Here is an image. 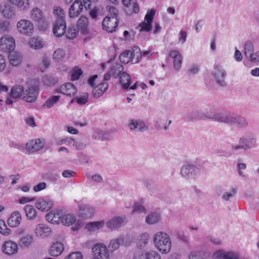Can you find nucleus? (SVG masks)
<instances>
[{"mask_svg": "<svg viewBox=\"0 0 259 259\" xmlns=\"http://www.w3.org/2000/svg\"><path fill=\"white\" fill-rule=\"evenodd\" d=\"M256 146V136L254 134L248 132L240 137L238 144H232L231 145V149L233 151H236L240 149L247 151L254 148Z\"/></svg>", "mask_w": 259, "mask_h": 259, "instance_id": "nucleus-1", "label": "nucleus"}, {"mask_svg": "<svg viewBox=\"0 0 259 259\" xmlns=\"http://www.w3.org/2000/svg\"><path fill=\"white\" fill-rule=\"evenodd\" d=\"M24 88L21 85L16 84L13 85L9 93L8 96L6 100V103L7 105L12 104L21 97H23Z\"/></svg>", "mask_w": 259, "mask_h": 259, "instance_id": "nucleus-2", "label": "nucleus"}, {"mask_svg": "<svg viewBox=\"0 0 259 259\" xmlns=\"http://www.w3.org/2000/svg\"><path fill=\"white\" fill-rule=\"evenodd\" d=\"M92 249L93 259H110L109 249L105 244H95Z\"/></svg>", "mask_w": 259, "mask_h": 259, "instance_id": "nucleus-3", "label": "nucleus"}, {"mask_svg": "<svg viewBox=\"0 0 259 259\" xmlns=\"http://www.w3.org/2000/svg\"><path fill=\"white\" fill-rule=\"evenodd\" d=\"M199 174V169L193 164H185L181 169V175L186 179H195Z\"/></svg>", "mask_w": 259, "mask_h": 259, "instance_id": "nucleus-4", "label": "nucleus"}, {"mask_svg": "<svg viewBox=\"0 0 259 259\" xmlns=\"http://www.w3.org/2000/svg\"><path fill=\"white\" fill-rule=\"evenodd\" d=\"M139 49L136 47L133 49L134 55L132 52L128 50L124 51L119 56V60L120 62L123 64H127L130 61H133L135 56L137 57V60L135 63L137 62L139 60V58H141L142 53L139 52Z\"/></svg>", "mask_w": 259, "mask_h": 259, "instance_id": "nucleus-5", "label": "nucleus"}, {"mask_svg": "<svg viewBox=\"0 0 259 259\" xmlns=\"http://www.w3.org/2000/svg\"><path fill=\"white\" fill-rule=\"evenodd\" d=\"M128 127L131 131L143 133L149 130L148 126L141 119L132 118L128 121Z\"/></svg>", "mask_w": 259, "mask_h": 259, "instance_id": "nucleus-6", "label": "nucleus"}, {"mask_svg": "<svg viewBox=\"0 0 259 259\" xmlns=\"http://www.w3.org/2000/svg\"><path fill=\"white\" fill-rule=\"evenodd\" d=\"M17 27L18 31L24 35L30 36L33 33V25L28 20H20L17 23Z\"/></svg>", "mask_w": 259, "mask_h": 259, "instance_id": "nucleus-7", "label": "nucleus"}, {"mask_svg": "<svg viewBox=\"0 0 259 259\" xmlns=\"http://www.w3.org/2000/svg\"><path fill=\"white\" fill-rule=\"evenodd\" d=\"M38 90V87L35 85L29 87L25 91L24 90L22 99L28 103L34 102L37 99Z\"/></svg>", "mask_w": 259, "mask_h": 259, "instance_id": "nucleus-8", "label": "nucleus"}, {"mask_svg": "<svg viewBox=\"0 0 259 259\" xmlns=\"http://www.w3.org/2000/svg\"><path fill=\"white\" fill-rule=\"evenodd\" d=\"M15 47V40L10 36H5L0 38V50L3 52H11Z\"/></svg>", "mask_w": 259, "mask_h": 259, "instance_id": "nucleus-9", "label": "nucleus"}, {"mask_svg": "<svg viewBox=\"0 0 259 259\" xmlns=\"http://www.w3.org/2000/svg\"><path fill=\"white\" fill-rule=\"evenodd\" d=\"M212 74L215 78L218 85L221 87L226 85V82L225 81L226 72L222 67L219 66H215L212 72Z\"/></svg>", "mask_w": 259, "mask_h": 259, "instance_id": "nucleus-10", "label": "nucleus"}, {"mask_svg": "<svg viewBox=\"0 0 259 259\" xmlns=\"http://www.w3.org/2000/svg\"><path fill=\"white\" fill-rule=\"evenodd\" d=\"M83 10V5L80 0H75L70 6L68 13L71 18H76L79 16Z\"/></svg>", "mask_w": 259, "mask_h": 259, "instance_id": "nucleus-11", "label": "nucleus"}, {"mask_svg": "<svg viewBox=\"0 0 259 259\" xmlns=\"http://www.w3.org/2000/svg\"><path fill=\"white\" fill-rule=\"evenodd\" d=\"M118 26L117 18L107 16L102 21V27L104 30L108 32H112L115 31V28Z\"/></svg>", "mask_w": 259, "mask_h": 259, "instance_id": "nucleus-12", "label": "nucleus"}, {"mask_svg": "<svg viewBox=\"0 0 259 259\" xmlns=\"http://www.w3.org/2000/svg\"><path fill=\"white\" fill-rule=\"evenodd\" d=\"M213 259H240L239 254L234 251H225L219 250L213 253Z\"/></svg>", "mask_w": 259, "mask_h": 259, "instance_id": "nucleus-13", "label": "nucleus"}, {"mask_svg": "<svg viewBox=\"0 0 259 259\" xmlns=\"http://www.w3.org/2000/svg\"><path fill=\"white\" fill-rule=\"evenodd\" d=\"M57 91L66 96L72 97L76 94L77 90L73 83L68 82L62 84Z\"/></svg>", "mask_w": 259, "mask_h": 259, "instance_id": "nucleus-14", "label": "nucleus"}, {"mask_svg": "<svg viewBox=\"0 0 259 259\" xmlns=\"http://www.w3.org/2000/svg\"><path fill=\"white\" fill-rule=\"evenodd\" d=\"M66 28L65 20L56 19L53 27V33L56 37H60L65 33Z\"/></svg>", "mask_w": 259, "mask_h": 259, "instance_id": "nucleus-15", "label": "nucleus"}, {"mask_svg": "<svg viewBox=\"0 0 259 259\" xmlns=\"http://www.w3.org/2000/svg\"><path fill=\"white\" fill-rule=\"evenodd\" d=\"M44 144V140L40 139L31 140L26 144V149L29 152L34 153L40 150Z\"/></svg>", "mask_w": 259, "mask_h": 259, "instance_id": "nucleus-16", "label": "nucleus"}, {"mask_svg": "<svg viewBox=\"0 0 259 259\" xmlns=\"http://www.w3.org/2000/svg\"><path fill=\"white\" fill-rule=\"evenodd\" d=\"M78 215L83 219H90L95 213V209L89 205H81L78 209Z\"/></svg>", "mask_w": 259, "mask_h": 259, "instance_id": "nucleus-17", "label": "nucleus"}, {"mask_svg": "<svg viewBox=\"0 0 259 259\" xmlns=\"http://www.w3.org/2000/svg\"><path fill=\"white\" fill-rule=\"evenodd\" d=\"M125 222V218L123 217H116L113 218L106 223L107 227L113 230L121 227L122 225Z\"/></svg>", "mask_w": 259, "mask_h": 259, "instance_id": "nucleus-18", "label": "nucleus"}, {"mask_svg": "<svg viewBox=\"0 0 259 259\" xmlns=\"http://www.w3.org/2000/svg\"><path fill=\"white\" fill-rule=\"evenodd\" d=\"M35 234L41 238H45L49 236L52 232L51 229L46 225L43 224H38L34 230Z\"/></svg>", "mask_w": 259, "mask_h": 259, "instance_id": "nucleus-19", "label": "nucleus"}, {"mask_svg": "<svg viewBox=\"0 0 259 259\" xmlns=\"http://www.w3.org/2000/svg\"><path fill=\"white\" fill-rule=\"evenodd\" d=\"M232 115L226 113H217L209 117L214 121L229 125L231 124Z\"/></svg>", "mask_w": 259, "mask_h": 259, "instance_id": "nucleus-20", "label": "nucleus"}, {"mask_svg": "<svg viewBox=\"0 0 259 259\" xmlns=\"http://www.w3.org/2000/svg\"><path fill=\"white\" fill-rule=\"evenodd\" d=\"M169 56L173 58V65L175 70H179L182 65V57L180 53L177 50H171L169 53Z\"/></svg>", "mask_w": 259, "mask_h": 259, "instance_id": "nucleus-21", "label": "nucleus"}, {"mask_svg": "<svg viewBox=\"0 0 259 259\" xmlns=\"http://www.w3.org/2000/svg\"><path fill=\"white\" fill-rule=\"evenodd\" d=\"M154 243H171L169 235L163 231L157 232L153 236Z\"/></svg>", "mask_w": 259, "mask_h": 259, "instance_id": "nucleus-22", "label": "nucleus"}, {"mask_svg": "<svg viewBox=\"0 0 259 259\" xmlns=\"http://www.w3.org/2000/svg\"><path fill=\"white\" fill-rule=\"evenodd\" d=\"M108 88V83L105 82H103L94 87L92 91L93 97L95 98H99L106 91Z\"/></svg>", "mask_w": 259, "mask_h": 259, "instance_id": "nucleus-23", "label": "nucleus"}, {"mask_svg": "<svg viewBox=\"0 0 259 259\" xmlns=\"http://www.w3.org/2000/svg\"><path fill=\"white\" fill-rule=\"evenodd\" d=\"M22 217L18 211L13 212L8 220V224L11 227H17L21 223Z\"/></svg>", "mask_w": 259, "mask_h": 259, "instance_id": "nucleus-24", "label": "nucleus"}, {"mask_svg": "<svg viewBox=\"0 0 259 259\" xmlns=\"http://www.w3.org/2000/svg\"><path fill=\"white\" fill-rule=\"evenodd\" d=\"M231 125H235L240 128H245L248 126V122L243 117L232 115Z\"/></svg>", "mask_w": 259, "mask_h": 259, "instance_id": "nucleus-25", "label": "nucleus"}, {"mask_svg": "<svg viewBox=\"0 0 259 259\" xmlns=\"http://www.w3.org/2000/svg\"><path fill=\"white\" fill-rule=\"evenodd\" d=\"M62 213L58 211H52L46 215V220L52 223L58 224L61 221Z\"/></svg>", "mask_w": 259, "mask_h": 259, "instance_id": "nucleus-26", "label": "nucleus"}, {"mask_svg": "<svg viewBox=\"0 0 259 259\" xmlns=\"http://www.w3.org/2000/svg\"><path fill=\"white\" fill-rule=\"evenodd\" d=\"M77 27L84 34L89 32V21L88 18L85 16H81L77 20Z\"/></svg>", "mask_w": 259, "mask_h": 259, "instance_id": "nucleus-27", "label": "nucleus"}, {"mask_svg": "<svg viewBox=\"0 0 259 259\" xmlns=\"http://www.w3.org/2000/svg\"><path fill=\"white\" fill-rule=\"evenodd\" d=\"M105 225L104 221L90 222L86 224L85 229L90 232H96L102 229Z\"/></svg>", "mask_w": 259, "mask_h": 259, "instance_id": "nucleus-28", "label": "nucleus"}, {"mask_svg": "<svg viewBox=\"0 0 259 259\" xmlns=\"http://www.w3.org/2000/svg\"><path fill=\"white\" fill-rule=\"evenodd\" d=\"M9 57L10 63L14 66L19 65L22 60L21 54L16 51L11 52Z\"/></svg>", "mask_w": 259, "mask_h": 259, "instance_id": "nucleus-29", "label": "nucleus"}, {"mask_svg": "<svg viewBox=\"0 0 259 259\" xmlns=\"http://www.w3.org/2000/svg\"><path fill=\"white\" fill-rule=\"evenodd\" d=\"M186 118L189 121H194L202 119L203 115L199 110L193 109L187 113Z\"/></svg>", "mask_w": 259, "mask_h": 259, "instance_id": "nucleus-30", "label": "nucleus"}, {"mask_svg": "<svg viewBox=\"0 0 259 259\" xmlns=\"http://www.w3.org/2000/svg\"><path fill=\"white\" fill-rule=\"evenodd\" d=\"M64 249L63 244H52L49 249L50 254L53 256H58Z\"/></svg>", "mask_w": 259, "mask_h": 259, "instance_id": "nucleus-31", "label": "nucleus"}, {"mask_svg": "<svg viewBox=\"0 0 259 259\" xmlns=\"http://www.w3.org/2000/svg\"><path fill=\"white\" fill-rule=\"evenodd\" d=\"M52 204L51 201H48L42 199L37 200L35 203V206L42 211H47L52 207Z\"/></svg>", "mask_w": 259, "mask_h": 259, "instance_id": "nucleus-32", "label": "nucleus"}, {"mask_svg": "<svg viewBox=\"0 0 259 259\" xmlns=\"http://www.w3.org/2000/svg\"><path fill=\"white\" fill-rule=\"evenodd\" d=\"M161 219L160 214L156 212H151L145 218V222L148 225H154L158 223Z\"/></svg>", "mask_w": 259, "mask_h": 259, "instance_id": "nucleus-33", "label": "nucleus"}, {"mask_svg": "<svg viewBox=\"0 0 259 259\" xmlns=\"http://www.w3.org/2000/svg\"><path fill=\"white\" fill-rule=\"evenodd\" d=\"M2 249L6 254L12 255L17 252L18 248L17 244H3Z\"/></svg>", "mask_w": 259, "mask_h": 259, "instance_id": "nucleus-34", "label": "nucleus"}, {"mask_svg": "<svg viewBox=\"0 0 259 259\" xmlns=\"http://www.w3.org/2000/svg\"><path fill=\"white\" fill-rule=\"evenodd\" d=\"M120 82L124 89L129 88L131 84V76L126 72H122L120 75Z\"/></svg>", "mask_w": 259, "mask_h": 259, "instance_id": "nucleus-35", "label": "nucleus"}, {"mask_svg": "<svg viewBox=\"0 0 259 259\" xmlns=\"http://www.w3.org/2000/svg\"><path fill=\"white\" fill-rule=\"evenodd\" d=\"M24 210L28 220H33L36 218V211L33 206L26 205L24 207Z\"/></svg>", "mask_w": 259, "mask_h": 259, "instance_id": "nucleus-36", "label": "nucleus"}, {"mask_svg": "<svg viewBox=\"0 0 259 259\" xmlns=\"http://www.w3.org/2000/svg\"><path fill=\"white\" fill-rule=\"evenodd\" d=\"M76 221V217L73 214L68 213L62 214L61 222L64 225L70 226L75 223Z\"/></svg>", "mask_w": 259, "mask_h": 259, "instance_id": "nucleus-37", "label": "nucleus"}, {"mask_svg": "<svg viewBox=\"0 0 259 259\" xmlns=\"http://www.w3.org/2000/svg\"><path fill=\"white\" fill-rule=\"evenodd\" d=\"M133 241V237L129 234L121 235L111 240L110 243H130Z\"/></svg>", "mask_w": 259, "mask_h": 259, "instance_id": "nucleus-38", "label": "nucleus"}, {"mask_svg": "<svg viewBox=\"0 0 259 259\" xmlns=\"http://www.w3.org/2000/svg\"><path fill=\"white\" fill-rule=\"evenodd\" d=\"M31 17L35 21L39 23H43V15L41 10L37 8L31 10Z\"/></svg>", "mask_w": 259, "mask_h": 259, "instance_id": "nucleus-39", "label": "nucleus"}, {"mask_svg": "<svg viewBox=\"0 0 259 259\" xmlns=\"http://www.w3.org/2000/svg\"><path fill=\"white\" fill-rule=\"evenodd\" d=\"M60 98L58 95L53 96L44 103L42 107L48 109L52 108L59 101Z\"/></svg>", "mask_w": 259, "mask_h": 259, "instance_id": "nucleus-40", "label": "nucleus"}, {"mask_svg": "<svg viewBox=\"0 0 259 259\" xmlns=\"http://www.w3.org/2000/svg\"><path fill=\"white\" fill-rule=\"evenodd\" d=\"M123 70V66L119 64L112 65L111 67L110 72L114 78H117L121 75Z\"/></svg>", "mask_w": 259, "mask_h": 259, "instance_id": "nucleus-41", "label": "nucleus"}, {"mask_svg": "<svg viewBox=\"0 0 259 259\" xmlns=\"http://www.w3.org/2000/svg\"><path fill=\"white\" fill-rule=\"evenodd\" d=\"M29 44L30 47L35 50L41 49L44 46V41L37 38H32L31 39Z\"/></svg>", "mask_w": 259, "mask_h": 259, "instance_id": "nucleus-42", "label": "nucleus"}, {"mask_svg": "<svg viewBox=\"0 0 259 259\" xmlns=\"http://www.w3.org/2000/svg\"><path fill=\"white\" fill-rule=\"evenodd\" d=\"M145 259H161L160 254L156 251L150 250L142 254Z\"/></svg>", "mask_w": 259, "mask_h": 259, "instance_id": "nucleus-43", "label": "nucleus"}, {"mask_svg": "<svg viewBox=\"0 0 259 259\" xmlns=\"http://www.w3.org/2000/svg\"><path fill=\"white\" fill-rule=\"evenodd\" d=\"M65 56V51L62 49H58L54 52L53 58L55 61L58 62L62 60Z\"/></svg>", "mask_w": 259, "mask_h": 259, "instance_id": "nucleus-44", "label": "nucleus"}, {"mask_svg": "<svg viewBox=\"0 0 259 259\" xmlns=\"http://www.w3.org/2000/svg\"><path fill=\"white\" fill-rule=\"evenodd\" d=\"M253 53V47L252 44L250 41H247L244 45V55L246 58L252 57Z\"/></svg>", "mask_w": 259, "mask_h": 259, "instance_id": "nucleus-45", "label": "nucleus"}, {"mask_svg": "<svg viewBox=\"0 0 259 259\" xmlns=\"http://www.w3.org/2000/svg\"><path fill=\"white\" fill-rule=\"evenodd\" d=\"M156 247L162 254H166L170 250L171 244H156Z\"/></svg>", "mask_w": 259, "mask_h": 259, "instance_id": "nucleus-46", "label": "nucleus"}, {"mask_svg": "<svg viewBox=\"0 0 259 259\" xmlns=\"http://www.w3.org/2000/svg\"><path fill=\"white\" fill-rule=\"evenodd\" d=\"M54 14L56 16V19H63L65 20V14L64 10L59 7H56L54 9Z\"/></svg>", "mask_w": 259, "mask_h": 259, "instance_id": "nucleus-47", "label": "nucleus"}, {"mask_svg": "<svg viewBox=\"0 0 259 259\" xmlns=\"http://www.w3.org/2000/svg\"><path fill=\"white\" fill-rule=\"evenodd\" d=\"M237 193V189L232 188L228 192H225L222 196V198L225 201H229L230 199L235 196Z\"/></svg>", "mask_w": 259, "mask_h": 259, "instance_id": "nucleus-48", "label": "nucleus"}, {"mask_svg": "<svg viewBox=\"0 0 259 259\" xmlns=\"http://www.w3.org/2000/svg\"><path fill=\"white\" fill-rule=\"evenodd\" d=\"M11 230L8 228L6 225L5 222L1 220H0V233L4 235H8L11 234Z\"/></svg>", "mask_w": 259, "mask_h": 259, "instance_id": "nucleus-49", "label": "nucleus"}, {"mask_svg": "<svg viewBox=\"0 0 259 259\" xmlns=\"http://www.w3.org/2000/svg\"><path fill=\"white\" fill-rule=\"evenodd\" d=\"M88 94L87 93H83L80 97H76L73 100H75L76 102L80 105L85 104L88 100Z\"/></svg>", "mask_w": 259, "mask_h": 259, "instance_id": "nucleus-50", "label": "nucleus"}, {"mask_svg": "<svg viewBox=\"0 0 259 259\" xmlns=\"http://www.w3.org/2000/svg\"><path fill=\"white\" fill-rule=\"evenodd\" d=\"M16 5L21 10H27L29 7V0H19Z\"/></svg>", "mask_w": 259, "mask_h": 259, "instance_id": "nucleus-51", "label": "nucleus"}, {"mask_svg": "<svg viewBox=\"0 0 259 259\" xmlns=\"http://www.w3.org/2000/svg\"><path fill=\"white\" fill-rule=\"evenodd\" d=\"M139 27L140 28V31L148 32L151 30V23L144 21L139 25Z\"/></svg>", "mask_w": 259, "mask_h": 259, "instance_id": "nucleus-52", "label": "nucleus"}, {"mask_svg": "<svg viewBox=\"0 0 259 259\" xmlns=\"http://www.w3.org/2000/svg\"><path fill=\"white\" fill-rule=\"evenodd\" d=\"M10 22L8 20H0V33L4 32L9 30Z\"/></svg>", "mask_w": 259, "mask_h": 259, "instance_id": "nucleus-53", "label": "nucleus"}, {"mask_svg": "<svg viewBox=\"0 0 259 259\" xmlns=\"http://www.w3.org/2000/svg\"><path fill=\"white\" fill-rule=\"evenodd\" d=\"M149 239L150 236L147 233H141L137 237V241L141 243H147Z\"/></svg>", "mask_w": 259, "mask_h": 259, "instance_id": "nucleus-54", "label": "nucleus"}, {"mask_svg": "<svg viewBox=\"0 0 259 259\" xmlns=\"http://www.w3.org/2000/svg\"><path fill=\"white\" fill-rule=\"evenodd\" d=\"M78 34V30L75 28L69 29L67 32V37L70 39H73L76 37Z\"/></svg>", "mask_w": 259, "mask_h": 259, "instance_id": "nucleus-55", "label": "nucleus"}, {"mask_svg": "<svg viewBox=\"0 0 259 259\" xmlns=\"http://www.w3.org/2000/svg\"><path fill=\"white\" fill-rule=\"evenodd\" d=\"M65 259H83V255L79 251L73 252L67 255Z\"/></svg>", "mask_w": 259, "mask_h": 259, "instance_id": "nucleus-56", "label": "nucleus"}, {"mask_svg": "<svg viewBox=\"0 0 259 259\" xmlns=\"http://www.w3.org/2000/svg\"><path fill=\"white\" fill-rule=\"evenodd\" d=\"M81 74L82 70L81 69L77 68L74 69L71 74V79L72 80L78 79Z\"/></svg>", "mask_w": 259, "mask_h": 259, "instance_id": "nucleus-57", "label": "nucleus"}, {"mask_svg": "<svg viewBox=\"0 0 259 259\" xmlns=\"http://www.w3.org/2000/svg\"><path fill=\"white\" fill-rule=\"evenodd\" d=\"M155 14V10L153 9H151V10L146 14L145 17V20L147 22L152 23Z\"/></svg>", "mask_w": 259, "mask_h": 259, "instance_id": "nucleus-58", "label": "nucleus"}, {"mask_svg": "<svg viewBox=\"0 0 259 259\" xmlns=\"http://www.w3.org/2000/svg\"><path fill=\"white\" fill-rule=\"evenodd\" d=\"M33 241V235L26 234L20 239V243H31Z\"/></svg>", "mask_w": 259, "mask_h": 259, "instance_id": "nucleus-59", "label": "nucleus"}, {"mask_svg": "<svg viewBox=\"0 0 259 259\" xmlns=\"http://www.w3.org/2000/svg\"><path fill=\"white\" fill-rule=\"evenodd\" d=\"M108 11L111 15V18L114 17L117 18V16L118 14V11L115 7L109 6Z\"/></svg>", "mask_w": 259, "mask_h": 259, "instance_id": "nucleus-60", "label": "nucleus"}, {"mask_svg": "<svg viewBox=\"0 0 259 259\" xmlns=\"http://www.w3.org/2000/svg\"><path fill=\"white\" fill-rule=\"evenodd\" d=\"M103 132L99 130H96L94 131L93 134V138L95 140H101L103 139Z\"/></svg>", "mask_w": 259, "mask_h": 259, "instance_id": "nucleus-61", "label": "nucleus"}, {"mask_svg": "<svg viewBox=\"0 0 259 259\" xmlns=\"http://www.w3.org/2000/svg\"><path fill=\"white\" fill-rule=\"evenodd\" d=\"M177 238L179 239L180 241L187 242L188 238L185 236L183 232L177 231L176 232Z\"/></svg>", "mask_w": 259, "mask_h": 259, "instance_id": "nucleus-62", "label": "nucleus"}, {"mask_svg": "<svg viewBox=\"0 0 259 259\" xmlns=\"http://www.w3.org/2000/svg\"><path fill=\"white\" fill-rule=\"evenodd\" d=\"M46 187V183L45 182H41L38 184L35 185L33 187V190L35 192H38L42 190H44Z\"/></svg>", "mask_w": 259, "mask_h": 259, "instance_id": "nucleus-63", "label": "nucleus"}, {"mask_svg": "<svg viewBox=\"0 0 259 259\" xmlns=\"http://www.w3.org/2000/svg\"><path fill=\"white\" fill-rule=\"evenodd\" d=\"M92 180L96 183H101L103 182V179L102 177L99 174H95L92 177Z\"/></svg>", "mask_w": 259, "mask_h": 259, "instance_id": "nucleus-64", "label": "nucleus"}]
</instances>
